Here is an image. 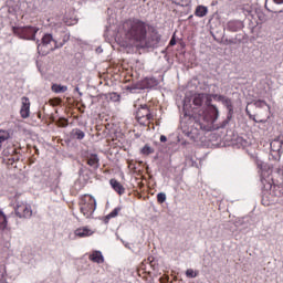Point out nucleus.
Segmentation results:
<instances>
[{
	"mask_svg": "<svg viewBox=\"0 0 283 283\" xmlns=\"http://www.w3.org/2000/svg\"><path fill=\"white\" fill-rule=\"evenodd\" d=\"M149 24L140 19H128L119 27V34L125 39L126 43L146 50L149 48H158L163 36L158 31L148 34Z\"/></svg>",
	"mask_w": 283,
	"mask_h": 283,
	"instance_id": "f257e3e1",
	"label": "nucleus"
},
{
	"mask_svg": "<svg viewBox=\"0 0 283 283\" xmlns=\"http://www.w3.org/2000/svg\"><path fill=\"white\" fill-rule=\"evenodd\" d=\"M271 174V168L268 170L262 169L261 171V185L263 187V191L270 196H283V167L277 168L274 176ZM275 176H277L276 179Z\"/></svg>",
	"mask_w": 283,
	"mask_h": 283,
	"instance_id": "f03ea898",
	"label": "nucleus"
},
{
	"mask_svg": "<svg viewBox=\"0 0 283 283\" xmlns=\"http://www.w3.org/2000/svg\"><path fill=\"white\" fill-rule=\"evenodd\" d=\"M65 41L59 43L56 40H54V36L50 33H45L41 41L36 40L38 45V54L41 56H48L49 53L54 52V50H59V48H63L65 45Z\"/></svg>",
	"mask_w": 283,
	"mask_h": 283,
	"instance_id": "7ed1b4c3",
	"label": "nucleus"
},
{
	"mask_svg": "<svg viewBox=\"0 0 283 283\" xmlns=\"http://www.w3.org/2000/svg\"><path fill=\"white\" fill-rule=\"evenodd\" d=\"M12 32L22 41H36V33L39 32V28L32 25L13 27Z\"/></svg>",
	"mask_w": 283,
	"mask_h": 283,
	"instance_id": "20e7f679",
	"label": "nucleus"
},
{
	"mask_svg": "<svg viewBox=\"0 0 283 283\" xmlns=\"http://www.w3.org/2000/svg\"><path fill=\"white\" fill-rule=\"evenodd\" d=\"M80 211L84 218H92L96 211V199L90 195L82 197L80 200Z\"/></svg>",
	"mask_w": 283,
	"mask_h": 283,
	"instance_id": "39448f33",
	"label": "nucleus"
},
{
	"mask_svg": "<svg viewBox=\"0 0 283 283\" xmlns=\"http://www.w3.org/2000/svg\"><path fill=\"white\" fill-rule=\"evenodd\" d=\"M213 101L217 103H221L223 107H226L229 118H233L234 107H233V99L228 97L227 95H220V94H212Z\"/></svg>",
	"mask_w": 283,
	"mask_h": 283,
	"instance_id": "423d86ee",
	"label": "nucleus"
},
{
	"mask_svg": "<svg viewBox=\"0 0 283 283\" xmlns=\"http://www.w3.org/2000/svg\"><path fill=\"white\" fill-rule=\"evenodd\" d=\"M136 118L140 125H145L146 123H149V120H154V114L149 109V106L144 104L137 109Z\"/></svg>",
	"mask_w": 283,
	"mask_h": 283,
	"instance_id": "0eeeda50",
	"label": "nucleus"
},
{
	"mask_svg": "<svg viewBox=\"0 0 283 283\" xmlns=\"http://www.w3.org/2000/svg\"><path fill=\"white\" fill-rule=\"evenodd\" d=\"M180 118H181L182 133L188 138H193V136L191 135V130L187 129L186 126H185V124L188 120H191V118H192L191 111H189V104H187V99L184 101L182 115L180 116Z\"/></svg>",
	"mask_w": 283,
	"mask_h": 283,
	"instance_id": "6e6552de",
	"label": "nucleus"
},
{
	"mask_svg": "<svg viewBox=\"0 0 283 283\" xmlns=\"http://www.w3.org/2000/svg\"><path fill=\"white\" fill-rule=\"evenodd\" d=\"M192 103L195 107H202V105L207 107L208 105L213 103V94H205V93L196 94L192 98Z\"/></svg>",
	"mask_w": 283,
	"mask_h": 283,
	"instance_id": "1a4fd4ad",
	"label": "nucleus"
},
{
	"mask_svg": "<svg viewBox=\"0 0 283 283\" xmlns=\"http://www.w3.org/2000/svg\"><path fill=\"white\" fill-rule=\"evenodd\" d=\"M203 114L207 123H216V120L220 118V111L218 109V106L212 105L211 102L206 106Z\"/></svg>",
	"mask_w": 283,
	"mask_h": 283,
	"instance_id": "9d476101",
	"label": "nucleus"
},
{
	"mask_svg": "<svg viewBox=\"0 0 283 283\" xmlns=\"http://www.w3.org/2000/svg\"><path fill=\"white\" fill-rule=\"evenodd\" d=\"M15 214L18 218H25L27 220L32 218V206L25 202H18L15 207Z\"/></svg>",
	"mask_w": 283,
	"mask_h": 283,
	"instance_id": "9b49d317",
	"label": "nucleus"
},
{
	"mask_svg": "<svg viewBox=\"0 0 283 283\" xmlns=\"http://www.w3.org/2000/svg\"><path fill=\"white\" fill-rule=\"evenodd\" d=\"M90 235H94V231L87 227L77 228L73 234H70V240H76V238H90Z\"/></svg>",
	"mask_w": 283,
	"mask_h": 283,
	"instance_id": "f8f14e48",
	"label": "nucleus"
},
{
	"mask_svg": "<svg viewBox=\"0 0 283 283\" xmlns=\"http://www.w3.org/2000/svg\"><path fill=\"white\" fill-rule=\"evenodd\" d=\"M20 115L21 118H30V98L27 96L21 98Z\"/></svg>",
	"mask_w": 283,
	"mask_h": 283,
	"instance_id": "ddd939ff",
	"label": "nucleus"
},
{
	"mask_svg": "<svg viewBox=\"0 0 283 283\" xmlns=\"http://www.w3.org/2000/svg\"><path fill=\"white\" fill-rule=\"evenodd\" d=\"M282 145H283V136H279L274 138L270 144L271 151H273L274 154H277V156L280 157V151H282Z\"/></svg>",
	"mask_w": 283,
	"mask_h": 283,
	"instance_id": "4468645a",
	"label": "nucleus"
},
{
	"mask_svg": "<svg viewBox=\"0 0 283 283\" xmlns=\"http://www.w3.org/2000/svg\"><path fill=\"white\" fill-rule=\"evenodd\" d=\"M149 80H145L144 82H138L135 84H132L129 86L126 87V90L128 92H130V94H136V92H138V90H147V87H149V85H147Z\"/></svg>",
	"mask_w": 283,
	"mask_h": 283,
	"instance_id": "2eb2a0df",
	"label": "nucleus"
},
{
	"mask_svg": "<svg viewBox=\"0 0 283 283\" xmlns=\"http://www.w3.org/2000/svg\"><path fill=\"white\" fill-rule=\"evenodd\" d=\"M244 12H247V14H249L250 17H258V19H262L263 13H262V8H258V7H244L243 8Z\"/></svg>",
	"mask_w": 283,
	"mask_h": 283,
	"instance_id": "dca6fc26",
	"label": "nucleus"
},
{
	"mask_svg": "<svg viewBox=\"0 0 283 283\" xmlns=\"http://www.w3.org/2000/svg\"><path fill=\"white\" fill-rule=\"evenodd\" d=\"M242 28H244V23L240 20H233L228 22L227 24V29L230 32H240V30H242Z\"/></svg>",
	"mask_w": 283,
	"mask_h": 283,
	"instance_id": "f3484780",
	"label": "nucleus"
},
{
	"mask_svg": "<svg viewBox=\"0 0 283 283\" xmlns=\"http://www.w3.org/2000/svg\"><path fill=\"white\" fill-rule=\"evenodd\" d=\"M15 151H17V149L14 147H7L2 150V156L4 158H9L10 163H14V161L19 160V157H14Z\"/></svg>",
	"mask_w": 283,
	"mask_h": 283,
	"instance_id": "a211bd4d",
	"label": "nucleus"
},
{
	"mask_svg": "<svg viewBox=\"0 0 283 283\" xmlns=\"http://www.w3.org/2000/svg\"><path fill=\"white\" fill-rule=\"evenodd\" d=\"M88 260H91V262H95L96 264H103V262H105V258H103L102 251H93L88 256Z\"/></svg>",
	"mask_w": 283,
	"mask_h": 283,
	"instance_id": "6ab92c4d",
	"label": "nucleus"
},
{
	"mask_svg": "<svg viewBox=\"0 0 283 283\" xmlns=\"http://www.w3.org/2000/svg\"><path fill=\"white\" fill-rule=\"evenodd\" d=\"M111 186L113 187L114 191H116L119 196H123L125 193V187L118 180L111 179L109 180Z\"/></svg>",
	"mask_w": 283,
	"mask_h": 283,
	"instance_id": "aec40b11",
	"label": "nucleus"
},
{
	"mask_svg": "<svg viewBox=\"0 0 283 283\" xmlns=\"http://www.w3.org/2000/svg\"><path fill=\"white\" fill-rule=\"evenodd\" d=\"M120 211H123V207H116L112 212L104 217V224H108L109 220H112V218H116Z\"/></svg>",
	"mask_w": 283,
	"mask_h": 283,
	"instance_id": "412c9836",
	"label": "nucleus"
},
{
	"mask_svg": "<svg viewBox=\"0 0 283 283\" xmlns=\"http://www.w3.org/2000/svg\"><path fill=\"white\" fill-rule=\"evenodd\" d=\"M99 159H98V155L96 154H92L88 158H87V165H90V167H93V169H98L99 167Z\"/></svg>",
	"mask_w": 283,
	"mask_h": 283,
	"instance_id": "4be33fe9",
	"label": "nucleus"
},
{
	"mask_svg": "<svg viewBox=\"0 0 283 283\" xmlns=\"http://www.w3.org/2000/svg\"><path fill=\"white\" fill-rule=\"evenodd\" d=\"M209 13V9L205 6H198L195 10V17H199L202 19V17H207Z\"/></svg>",
	"mask_w": 283,
	"mask_h": 283,
	"instance_id": "5701e85b",
	"label": "nucleus"
},
{
	"mask_svg": "<svg viewBox=\"0 0 283 283\" xmlns=\"http://www.w3.org/2000/svg\"><path fill=\"white\" fill-rule=\"evenodd\" d=\"M71 136L76 140H83V138H85V132L81 130V128H73L71 132Z\"/></svg>",
	"mask_w": 283,
	"mask_h": 283,
	"instance_id": "b1692460",
	"label": "nucleus"
},
{
	"mask_svg": "<svg viewBox=\"0 0 283 283\" xmlns=\"http://www.w3.org/2000/svg\"><path fill=\"white\" fill-rule=\"evenodd\" d=\"M10 139V132L8 130H0V151L3 148V144L6 140Z\"/></svg>",
	"mask_w": 283,
	"mask_h": 283,
	"instance_id": "393cba45",
	"label": "nucleus"
},
{
	"mask_svg": "<svg viewBox=\"0 0 283 283\" xmlns=\"http://www.w3.org/2000/svg\"><path fill=\"white\" fill-rule=\"evenodd\" d=\"M51 90L55 94H65V92L67 91V86H63L61 84H53Z\"/></svg>",
	"mask_w": 283,
	"mask_h": 283,
	"instance_id": "a878e982",
	"label": "nucleus"
},
{
	"mask_svg": "<svg viewBox=\"0 0 283 283\" xmlns=\"http://www.w3.org/2000/svg\"><path fill=\"white\" fill-rule=\"evenodd\" d=\"M8 227V218L6 217V213H3V210L0 209V231H4Z\"/></svg>",
	"mask_w": 283,
	"mask_h": 283,
	"instance_id": "bb28decb",
	"label": "nucleus"
},
{
	"mask_svg": "<svg viewBox=\"0 0 283 283\" xmlns=\"http://www.w3.org/2000/svg\"><path fill=\"white\" fill-rule=\"evenodd\" d=\"M254 105L259 108H262V107H268L269 109H271V106H269V104L266 103V101H263V99H258L254 102Z\"/></svg>",
	"mask_w": 283,
	"mask_h": 283,
	"instance_id": "cd10ccee",
	"label": "nucleus"
},
{
	"mask_svg": "<svg viewBox=\"0 0 283 283\" xmlns=\"http://www.w3.org/2000/svg\"><path fill=\"white\" fill-rule=\"evenodd\" d=\"M282 12L283 10L274 12V14L272 15V19H274V21H279V23H283Z\"/></svg>",
	"mask_w": 283,
	"mask_h": 283,
	"instance_id": "c85d7f7f",
	"label": "nucleus"
},
{
	"mask_svg": "<svg viewBox=\"0 0 283 283\" xmlns=\"http://www.w3.org/2000/svg\"><path fill=\"white\" fill-rule=\"evenodd\" d=\"M142 154H144V156H149V154H154V148L149 145H145L142 149Z\"/></svg>",
	"mask_w": 283,
	"mask_h": 283,
	"instance_id": "c756f323",
	"label": "nucleus"
},
{
	"mask_svg": "<svg viewBox=\"0 0 283 283\" xmlns=\"http://www.w3.org/2000/svg\"><path fill=\"white\" fill-rule=\"evenodd\" d=\"M166 200H167V195L165 192H159L157 195V202H159V205H163Z\"/></svg>",
	"mask_w": 283,
	"mask_h": 283,
	"instance_id": "7c9ffc66",
	"label": "nucleus"
},
{
	"mask_svg": "<svg viewBox=\"0 0 283 283\" xmlns=\"http://www.w3.org/2000/svg\"><path fill=\"white\" fill-rule=\"evenodd\" d=\"M186 276L187 277H198V272L193 271V269H188L186 271Z\"/></svg>",
	"mask_w": 283,
	"mask_h": 283,
	"instance_id": "2f4dec72",
	"label": "nucleus"
},
{
	"mask_svg": "<svg viewBox=\"0 0 283 283\" xmlns=\"http://www.w3.org/2000/svg\"><path fill=\"white\" fill-rule=\"evenodd\" d=\"M233 117H229V114H227V118L221 123L220 128L224 129V127H227V125H229V123H231Z\"/></svg>",
	"mask_w": 283,
	"mask_h": 283,
	"instance_id": "473e14b6",
	"label": "nucleus"
},
{
	"mask_svg": "<svg viewBox=\"0 0 283 283\" xmlns=\"http://www.w3.org/2000/svg\"><path fill=\"white\" fill-rule=\"evenodd\" d=\"M109 98L111 101H113V103H118V101H120V95H118L117 93H111Z\"/></svg>",
	"mask_w": 283,
	"mask_h": 283,
	"instance_id": "72a5a7b5",
	"label": "nucleus"
},
{
	"mask_svg": "<svg viewBox=\"0 0 283 283\" xmlns=\"http://www.w3.org/2000/svg\"><path fill=\"white\" fill-rule=\"evenodd\" d=\"M69 122L67 119H63L62 123L60 124L61 127H67Z\"/></svg>",
	"mask_w": 283,
	"mask_h": 283,
	"instance_id": "f704fd0d",
	"label": "nucleus"
},
{
	"mask_svg": "<svg viewBox=\"0 0 283 283\" xmlns=\"http://www.w3.org/2000/svg\"><path fill=\"white\" fill-rule=\"evenodd\" d=\"M159 140H160V143H167V136L161 135Z\"/></svg>",
	"mask_w": 283,
	"mask_h": 283,
	"instance_id": "c9c22d12",
	"label": "nucleus"
},
{
	"mask_svg": "<svg viewBox=\"0 0 283 283\" xmlns=\"http://www.w3.org/2000/svg\"><path fill=\"white\" fill-rule=\"evenodd\" d=\"M273 3H275L276 6H282L283 4V0H273Z\"/></svg>",
	"mask_w": 283,
	"mask_h": 283,
	"instance_id": "e433bc0d",
	"label": "nucleus"
},
{
	"mask_svg": "<svg viewBox=\"0 0 283 283\" xmlns=\"http://www.w3.org/2000/svg\"><path fill=\"white\" fill-rule=\"evenodd\" d=\"M169 45L171 46L176 45V38L170 39Z\"/></svg>",
	"mask_w": 283,
	"mask_h": 283,
	"instance_id": "4c0bfd02",
	"label": "nucleus"
},
{
	"mask_svg": "<svg viewBox=\"0 0 283 283\" xmlns=\"http://www.w3.org/2000/svg\"><path fill=\"white\" fill-rule=\"evenodd\" d=\"M249 119H250V120H254V123H258V119H255V115H252V114H251V115L249 116Z\"/></svg>",
	"mask_w": 283,
	"mask_h": 283,
	"instance_id": "58836bf2",
	"label": "nucleus"
},
{
	"mask_svg": "<svg viewBox=\"0 0 283 283\" xmlns=\"http://www.w3.org/2000/svg\"><path fill=\"white\" fill-rule=\"evenodd\" d=\"M122 242H123V244H124V247H125L126 249H132V247L129 245L128 242H125V241H122Z\"/></svg>",
	"mask_w": 283,
	"mask_h": 283,
	"instance_id": "ea45409f",
	"label": "nucleus"
},
{
	"mask_svg": "<svg viewBox=\"0 0 283 283\" xmlns=\"http://www.w3.org/2000/svg\"><path fill=\"white\" fill-rule=\"evenodd\" d=\"M75 92H77L80 96H83V93H81V88H78V86L75 87Z\"/></svg>",
	"mask_w": 283,
	"mask_h": 283,
	"instance_id": "a19ab883",
	"label": "nucleus"
},
{
	"mask_svg": "<svg viewBox=\"0 0 283 283\" xmlns=\"http://www.w3.org/2000/svg\"><path fill=\"white\" fill-rule=\"evenodd\" d=\"M245 114H247V116L251 115V111H249V107L245 108Z\"/></svg>",
	"mask_w": 283,
	"mask_h": 283,
	"instance_id": "79ce46f5",
	"label": "nucleus"
},
{
	"mask_svg": "<svg viewBox=\"0 0 283 283\" xmlns=\"http://www.w3.org/2000/svg\"><path fill=\"white\" fill-rule=\"evenodd\" d=\"M176 6H180L181 8H185V4L180 3V2H175Z\"/></svg>",
	"mask_w": 283,
	"mask_h": 283,
	"instance_id": "37998d69",
	"label": "nucleus"
},
{
	"mask_svg": "<svg viewBox=\"0 0 283 283\" xmlns=\"http://www.w3.org/2000/svg\"><path fill=\"white\" fill-rule=\"evenodd\" d=\"M97 52H103V49H97Z\"/></svg>",
	"mask_w": 283,
	"mask_h": 283,
	"instance_id": "c03bdc74",
	"label": "nucleus"
},
{
	"mask_svg": "<svg viewBox=\"0 0 283 283\" xmlns=\"http://www.w3.org/2000/svg\"><path fill=\"white\" fill-rule=\"evenodd\" d=\"M97 52H103V49H97Z\"/></svg>",
	"mask_w": 283,
	"mask_h": 283,
	"instance_id": "a18cd8bd",
	"label": "nucleus"
},
{
	"mask_svg": "<svg viewBox=\"0 0 283 283\" xmlns=\"http://www.w3.org/2000/svg\"><path fill=\"white\" fill-rule=\"evenodd\" d=\"M97 52H103V49H97Z\"/></svg>",
	"mask_w": 283,
	"mask_h": 283,
	"instance_id": "49530a36",
	"label": "nucleus"
},
{
	"mask_svg": "<svg viewBox=\"0 0 283 283\" xmlns=\"http://www.w3.org/2000/svg\"><path fill=\"white\" fill-rule=\"evenodd\" d=\"M188 19H193V15H189V18Z\"/></svg>",
	"mask_w": 283,
	"mask_h": 283,
	"instance_id": "de8ad7c7",
	"label": "nucleus"
}]
</instances>
